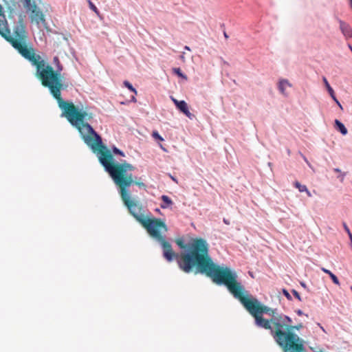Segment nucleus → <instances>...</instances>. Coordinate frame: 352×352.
Instances as JSON below:
<instances>
[{"label": "nucleus", "instance_id": "obj_1", "mask_svg": "<svg viewBox=\"0 0 352 352\" xmlns=\"http://www.w3.org/2000/svg\"><path fill=\"white\" fill-rule=\"evenodd\" d=\"M17 52L31 64L36 67V76L41 85L49 89L50 93L56 100L58 107L61 109L63 116L80 133L87 130V126H91L87 121L94 118V113L89 110L88 107L80 109L73 102L65 101L61 96V91L66 90L68 84L63 74L64 67L58 56L53 58L54 68L47 61L35 53L34 49L28 43V36L23 23L20 18L17 25L13 29V35L10 30L6 32L3 37Z\"/></svg>", "mask_w": 352, "mask_h": 352}, {"label": "nucleus", "instance_id": "obj_2", "mask_svg": "<svg viewBox=\"0 0 352 352\" xmlns=\"http://www.w3.org/2000/svg\"><path fill=\"white\" fill-rule=\"evenodd\" d=\"M86 130L80 134L82 140L94 153L98 155V159L105 170L109 174L115 184L119 188V193L124 206L129 213L145 228L151 237H157L164 241L160 233V229L167 230V226L163 220L158 218L145 216L143 207L139 201L132 199L128 188L135 184L139 187L146 188V185L140 181H135L131 173L135 167L126 162L114 163L111 151L102 144L101 137L94 131L91 126L86 125ZM166 249L169 250L168 243L163 242Z\"/></svg>", "mask_w": 352, "mask_h": 352}, {"label": "nucleus", "instance_id": "obj_3", "mask_svg": "<svg viewBox=\"0 0 352 352\" xmlns=\"http://www.w3.org/2000/svg\"><path fill=\"white\" fill-rule=\"evenodd\" d=\"M162 230L164 232L166 231L162 228L160 230V233L164 242L169 245L168 250L164 248L162 241L157 237L153 238L160 243L163 249V256L168 262L176 260L179 269L185 273L193 272L195 274H205L214 283L226 285L231 294L232 287L235 290L239 287L241 283L237 281V275L235 272L232 271L229 267H221L213 262L209 254L208 244L205 239L196 238L186 245L183 239H177L175 241L177 245L181 249L186 250V252L178 254L173 251L170 243L165 240L162 234Z\"/></svg>", "mask_w": 352, "mask_h": 352}, {"label": "nucleus", "instance_id": "obj_4", "mask_svg": "<svg viewBox=\"0 0 352 352\" xmlns=\"http://www.w3.org/2000/svg\"><path fill=\"white\" fill-rule=\"evenodd\" d=\"M231 289L234 297L241 302L254 318L255 324L260 328L270 330L272 336L284 352L304 351L303 340L294 332V330L299 331L303 327L302 323L293 325L292 320L289 316L278 313L276 309L261 303L256 298L249 295L241 284L236 290L232 287Z\"/></svg>", "mask_w": 352, "mask_h": 352}, {"label": "nucleus", "instance_id": "obj_5", "mask_svg": "<svg viewBox=\"0 0 352 352\" xmlns=\"http://www.w3.org/2000/svg\"><path fill=\"white\" fill-rule=\"evenodd\" d=\"M25 6L30 12V19L32 23H35L38 27L42 25L46 27L47 23L45 14L42 10L37 7L34 0H25Z\"/></svg>", "mask_w": 352, "mask_h": 352}, {"label": "nucleus", "instance_id": "obj_6", "mask_svg": "<svg viewBox=\"0 0 352 352\" xmlns=\"http://www.w3.org/2000/svg\"><path fill=\"white\" fill-rule=\"evenodd\" d=\"M10 28L6 19L3 8L0 4V35L3 38L6 32H8Z\"/></svg>", "mask_w": 352, "mask_h": 352}, {"label": "nucleus", "instance_id": "obj_7", "mask_svg": "<svg viewBox=\"0 0 352 352\" xmlns=\"http://www.w3.org/2000/svg\"><path fill=\"white\" fill-rule=\"evenodd\" d=\"M173 102L176 107L188 118L192 119L193 115L189 111L188 104L184 100L178 101L176 99H173Z\"/></svg>", "mask_w": 352, "mask_h": 352}, {"label": "nucleus", "instance_id": "obj_8", "mask_svg": "<svg viewBox=\"0 0 352 352\" xmlns=\"http://www.w3.org/2000/svg\"><path fill=\"white\" fill-rule=\"evenodd\" d=\"M340 29L343 34L344 36L348 39L352 38V28L351 27L344 21L339 19Z\"/></svg>", "mask_w": 352, "mask_h": 352}, {"label": "nucleus", "instance_id": "obj_9", "mask_svg": "<svg viewBox=\"0 0 352 352\" xmlns=\"http://www.w3.org/2000/svg\"><path fill=\"white\" fill-rule=\"evenodd\" d=\"M292 87V85L286 79L280 80L278 82V89L284 96H287L286 88Z\"/></svg>", "mask_w": 352, "mask_h": 352}, {"label": "nucleus", "instance_id": "obj_10", "mask_svg": "<svg viewBox=\"0 0 352 352\" xmlns=\"http://www.w3.org/2000/svg\"><path fill=\"white\" fill-rule=\"evenodd\" d=\"M161 199L163 201V203L160 205L162 208H168L170 206H171L173 204L171 199L167 195H162L161 197Z\"/></svg>", "mask_w": 352, "mask_h": 352}, {"label": "nucleus", "instance_id": "obj_11", "mask_svg": "<svg viewBox=\"0 0 352 352\" xmlns=\"http://www.w3.org/2000/svg\"><path fill=\"white\" fill-rule=\"evenodd\" d=\"M322 271L324 272V273L327 274L329 277L331 278L332 281L337 285H340V281L338 280V278H337V276L333 274L331 271H329V270H327L324 267H322L321 268Z\"/></svg>", "mask_w": 352, "mask_h": 352}, {"label": "nucleus", "instance_id": "obj_12", "mask_svg": "<svg viewBox=\"0 0 352 352\" xmlns=\"http://www.w3.org/2000/svg\"><path fill=\"white\" fill-rule=\"evenodd\" d=\"M335 124L337 126V129L338 131H340V132L342 135H346L348 131H347L346 128L344 126V125L341 122H340L338 120H336Z\"/></svg>", "mask_w": 352, "mask_h": 352}, {"label": "nucleus", "instance_id": "obj_13", "mask_svg": "<svg viewBox=\"0 0 352 352\" xmlns=\"http://www.w3.org/2000/svg\"><path fill=\"white\" fill-rule=\"evenodd\" d=\"M294 186L298 189V190L300 192H305V191H307V188L305 185H302L300 184V182H295L294 183Z\"/></svg>", "mask_w": 352, "mask_h": 352}, {"label": "nucleus", "instance_id": "obj_14", "mask_svg": "<svg viewBox=\"0 0 352 352\" xmlns=\"http://www.w3.org/2000/svg\"><path fill=\"white\" fill-rule=\"evenodd\" d=\"M173 72L174 74H175L176 75H177L179 77H181L185 80L187 79V76L186 75H184L182 72V70L179 67H175V68H173Z\"/></svg>", "mask_w": 352, "mask_h": 352}, {"label": "nucleus", "instance_id": "obj_15", "mask_svg": "<svg viewBox=\"0 0 352 352\" xmlns=\"http://www.w3.org/2000/svg\"><path fill=\"white\" fill-rule=\"evenodd\" d=\"M323 80V82L324 83V85L329 92V94H332L333 92L334 91L333 89H332V87L330 86L329 83L328 82L327 78L325 77H323L322 78Z\"/></svg>", "mask_w": 352, "mask_h": 352}, {"label": "nucleus", "instance_id": "obj_16", "mask_svg": "<svg viewBox=\"0 0 352 352\" xmlns=\"http://www.w3.org/2000/svg\"><path fill=\"white\" fill-rule=\"evenodd\" d=\"M151 135L155 140L160 142H162L164 140V138L159 134V133L157 131H153Z\"/></svg>", "mask_w": 352, "mask_h": 352}, {"label": "nucleus", "instance_id": "obj_17", "mask_svg": "<svg viewBox=\"0 0 352 352\" xmlns=\"http://www.w3.org/2000/svg\"><path fill=\"white\" fill-rule=\"evenodd\" d=\"M124 85L126 87H127L130 91L133 92L135 95L137 94L136 89L133 87V85L127 80L124 82Z\"/></svg>", "mask_w": 352, "mask_h": 352}, {"label": "nucleus", "instance_id": "obj_18", "mask_svg": "<svg viewBox=\"0 0 352 352\" xmlns=\"http://www.w3.org/2000/svg\"><path fill=\"white\" fill-rule=\"evenodd\" d=\"M88 3H89V8L91 10H93L95 13L98 14L99 11H98V8H96V6L90 0H88Z\"/></svg>", "mask_w": 352, "mask_h": 352}, {"label": "nucleus", "instance_id": "obj_19", "mask_svg": "<svg viewBox=\"0 0 352 352\" xmlns=\"http://www.w3.org/2000/svg\"><path fill=\"white\" fill-rule=\"evenodd\" d=\"M113 153L116 155H119L122 157L124 156V153L116 147L113 148Z\"/></svg>", "mask_w": 352, "mask_h": 352}, {"label": "nucleus", "instance_id": "obj_20", "mask_svg": "<svg viewBox=\"0 0 352 352\" xmlns=\"http://www.w3.org/2000/svg\"><path fill=\"white\" fill-rule=\"evenodd\" d=\"M292 293H293L294 296H295V297H296V298L299 301H301V300H301V298H300V296L299 293H298L297 291H296V290L293 289V290H292Z\"/></svg>", "mask_w": 352, "mask_h": 352}, {"label": "nucleus", "instance_id": "obj_21", "mask_svg": "<svg viewBox=\"0 0 352 352\" xmlns=\"http://www.w3.org/2000/svg\"><path fill=\"white\" fill-rule=\"evenodd\" d=\"M283 294L285 296V297L288 300H291L292 299V297H291L290 294H289V292L286 289H283Z\"/></svg>", "mask_w": 352, "mask_h": 352}, {"label": "nucleus", "instance_id": "obj_22", "mask_svg": "<svg viewBox=\"0 0 352 352\" xmlns=\"http://www.w3.org/2000/svg\"><path fill=\"white\" fill-rule=\"evenodd\" d=\"M342 224H343L344 229L346 232L347 234L349 233V232H351L346 223L344 222Z\"/></svg>", "mask_w": 352, "mask_h": 352}, {"label": "nucleus", "instance_id": "obj_23", "mask_svg": "<svg viewBox=\"0 0 352 352\" xmlns=\"http://www.w3.org/2000/svg\"><path fill=\"white\" fill-rule=\"evenodd\" d=\"M329 95L331 96V97L332 98V99H333L335 102H336V100H338V99H337V98H336V95H335L334 91L333 92V94H329Z\"/></svg>", "mask_w": 352, "mask_h": 352}, {"label": "nucleus", "instance_id": "obj_24", "mask_svg": "<svg viewBox=\"0 0 352 352\" xmlns=\"http://www.w3.org/2000/svg\"><path fill=\"white\" fill-rule=\"evenodd\" d=\"M344 175H345V174H344V173H342L340 176H338V178H340V181H341V182H343V181H344Z\"/></svg>", "mask_w": 352, "mask_h": 352}, {"label": "nucleus", "instance_id": "obj_25", "mask_svg": "<svg viewBox=\"0 0 352 352\" xmlns=\"http://www.w3.org/2000/svg\"><path fill=\"white\" fill-rule=\"evenodd\" d=\"M296 313L298 316H302V315H303V312H302L300 309L296 310Z\"/></svg>", "mask_w": 352, "mask_h": 352}, {"label": "nucleus", "instance_id": "obj_26", "mask_svg": "<svg viewBox=\"0 0 352 352\" xmlns=\"http://www.w3.org/2000/svg\"><path fill=\"white\" fill-rule=\"evenodd\" d=\"M347 234L349 237L350 241H352V233L351 232H349Z\"/></svg>", "mask_w": 352, "mask_h": 352}, {"label": "nucleus", "instance_id": "obj_27", "mask_svg": "<svg viewBox=\"0 0 352 352\" xmlns=\"http://www.w3.org/2000/svg\"><path fill=\"white\" fill-rule=\"evenodd\" d=\"M333 170H334L336 173H341V170H340L339 168H334V169H333Z\"/></svg>", "mask_w": 352, "mask_h": 352}, {"label": "nucleus", "instance_id": "obj_28", "mask_svg": "<svg viewBox=\"0 0 352 352\" xmlns=\"http://www.w3.org/2000/svg\"><path fill=\"white\" fill-rule=\"evenodd\" d=\"M305 192L307 193L308 197H311V194L310 191L308 189H307V191H305Z\"/></svg>", "mask_w": 352, "mask_h": 352}, {"label": "nucleus", "instance_id": "obj_29", "mask_svg": "<svg viewBox=\"0 0 352 352\" xmlns=\"http://www.w3.org/2000/svg\"><path fill=\"white\" fill-rule=\"evenodd\" d=\"M336 102L340 107V109H342V107L341 104L340 103V102L338 100H336Z\"/></svg>", "mask_w": 352, "mask_h": 352}, {"label": "nucleus", "instance_id": "obj_30", "mask_svg": "<svg viewBox=\"0 0 352 352\" xmlns=\"http://www.w3.org/2000/svg\"><path fill=\"white\" fill-rule=\"evenodd\" d=\"M131 101L133 102H136L137 100H136V98H135V96H132Z\"/></svg>", "mask_w": 352, "mask_h": 352}, {"label": "nucleus", "instance_id": "obj_31", "mask_svg": "<svg viewBox=\"0 0 352 352\" xmlns=\"http://www.w3.org/2000/svg\"><path fill=\"white\" fill-rule=\"evenodd\" d=\"M223 222H224L226 224H227V225H229V224H230V222H229L227 219H223Z\"/></svg>", "mask_w": 352, "mask_h": 352}, {"label": "nucleus", "instance_id": "obj_32", "mask_svg": "<svg viewBox=\"0 0 352 352\" xmlns=\"http://www.w3.org/2000/svg\"><path fill=\"white\" fill-rule=\"evenodd\" d=\"M159 146L162 150L166 151L165 148L162 146V144H160Z\"/></svg>", "mask_w": 352, "mask_h": 352}, {"label": "nucleus", "instance_id": "obj_33", "mask_svg": "<svg viewBox=\"0 0 352 352\" xmlns=\"http://www.w3.org/2000/svg\"><path fill=\"white\" fill-rule=\"evenodd\" d=\"M185 50H188V51H190V49L188 46H185Z\"/></svg>", "mask_w": 352, "mask_h": 352}, {"label": "nucleus", "instance_id": "obj_34", "mask_svg": "<svg viewBox=\"0 0 352 352\" xmlns=\"http://www.w3.org/2000/svg\"><path fill=\"white\" fill-rule=\"evenodd\" d=\"M303 158H304L305 161L309 164V162H308L307 158L305 156H303Z\"/></svg>", "mask_w": 352, "mask_h": 352}, {"label": "nucleus", "instance_id": "obj_35", "mask_svg": "<svg viewBox=\"0 0 352 352\" xmlns=\"http://www.w3.org/2000/svg\"><path fill=\"white\" fill-rule=\"evenodd\" d=\"M224 36H225L226 38H228V36L227 35V34H226V32H224Z\"/></svg>", "mask_w": 352, "mask_h": 352}, {"label": "nucleus", "instance_id": "obj_36", "mask_svg": "<svg viewBox=\"0 0 352 352\" xmlns=\"http://www.w3.org/2000/svg\"><path fill=\"white\" fill-rule=\"evenodd\" d=\"M350 246L352 248V241H350Z\"/></svg>", "mask_w": 352, "mask_h": 352}, {"label": "nucleus", "instance_id": "obj_37", "mask_svg": "<svg viewBox=\"0 0 352 352\" xmlns=\"http://www.w3.org/2000/svg\"><path fill=\"white\" fill-rule=\"evenodd\" d=\"M350 1V4H351V6L352 8V0H349Z\"/></svg>", "mask_w": 352, "mask_h": 352}, {"label": "nucleus", "instance_id": "obj_38", "mask_svg": "<svg viewBox=\"0 0 352 352\" xmlns=\"http://www.w3.org/2000/svg\"><path fill=\"white\" fill-rule=\"evenodd\" d=\"M351 289L352 290V286L351 287Z\"/></svg>", "mask_w": 352, "mask_h": 352}]
</instances>
